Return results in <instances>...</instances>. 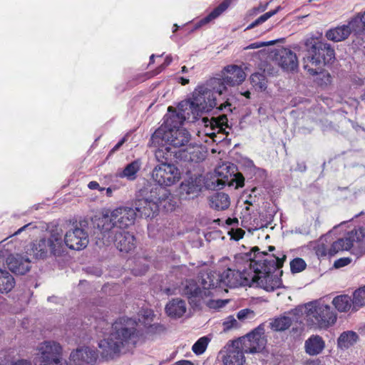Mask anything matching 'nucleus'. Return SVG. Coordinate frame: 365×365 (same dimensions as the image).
Segmentation results:
<instances>
[{
  "label": "nucleus",
  "mask_w": 365,
  "mask_h": 365,
  "mask_svg": "<svg viewBox=\"0 0 365 365\" xmlns=\"http://www.w3.org/2000/svg\"><path fill=\"white\" fill-rule=\"evenodd\" d=\"M34 365H68L65 357L63 346L55 340H44L34 348ZM10 365H33L26 359H19Z\"/></svg>",
  "instance_id": "obj_6"
},
{
  "label": "nucleus",
  "mask_w": 365,
  "mask_h": 365,
  "mask_svg": "<svg viewBox=\"0 0 365 365\" xmlns=\"http://www.w3.org/2000/svg\"><path fill=\"white\" fill-rule=\"evenodd\" d=\"M253 252L240 253L235 255L231 267H229L222 274H212L215 287L219 289L215 294L218 296L222 290L227 292L225 287H237L250 286L253 281L251 279L252 269Z\"/></svg>",
  "instance_id": "obj_3"
},
{
  "label": "nucleus",
  "mask_w": 365,
  "mask_h": 365,
  "mask_svg": "<svg viewBox=\"0 0 365 365\" xmlns=\"http://www.w3.org/2000/svg\"><path fill=\"white\" fill-rule=\"evenodd\" d=\"M178 28V25H177V24H175V25H174V30H173V32H175V31H177Z\"/></svg>",
  "instance_id": "obj_62"
},
{
  "label": "nucleus",
  "mask_w": 365,
  "mask_h": 365,
  "mask_svg": "<svg viewBox=\"0 0 365 365\" xmlns=\"http://www.w3.org/2000/svg\"><path fill=\"white\" fill-rule=\"evenodd\" d=\"M154 57H155V55H153V54L150 56V61H153Z\"/></svg>",
  "instance_id": "obj_63"
},
{
  "label": "nucleus",
  "mask_w": 365,
  "mask_h": 365,
  "mask_svg": "<svg viewBox=\"0 0 365 365\" xmlns=\"http://www.w3.org/2000/svg\"><path fill=\"white\" fill-rule=\"evenodd\" d=\"M267 4H266L264 6L263 5H260L257 8L255 9V11H256L257 12H262V11H265L267 9Z\"/></svg>",
  "instance_id": "obj_55"
},
{
  "label": "nucleus",
  "mask_w": 365,
  "mask_h": 365,
  "mask_svg": "<svg viewBox=\"0 0 365 365\" xmlns=\"http://www.w3.org/2000/svg\"><path fill=\"white\" fill-rule=\"evenodd\" d=\"M325 347V342L319 335H312L304 343L305 351L310 356L319 354Z\"/></svg>",
  "instance_id": "obj_27"
},
{
  "label": "nucleus",
  "mask_w": 365,
  "mask_h": 365,
  "mask_svg": "<svg viewBox=\"0 0 365 365\" xmlns=\"http://www.w3.org/2000/svg\"><path fill=\"white\" fill-rule=\"evenodd\" d=\"M213 274H206L202 277L200 286L194 280H187L183 285L182 293L186 295L191 304L197 305L202 299L209 296H215L219 291L215 287Z\"/></svg>",
  "instance_id": "obj_9"
},
{
  "label": "nucleus",
  "mask_w": 365,
  "mask_h": 365,
  "mask_svg": "<svg viewBox=\"0 0 365 365\" xmlns=\"http://www.w3.org/2000/svg\"><path fill=\"white\" fill-rule=\"evenodd\" d=\"M187 68H186V66H182V72L185 73V72H187Z\"/></svg>",
  "instance_id": "obj_61"
},
{
  "label": "nucleus",
  "mask_w": 365,
  "mask_h": 365,
  "mask_svg": "<svg viewBox=\"0 0 365 365\" xmlns=\"http://www.w3.org/2000/svg\"><path fill=\"white\" fill-rule=\"evenodd\" d=\"M210 205L211 207L217 210H226L230 205V197L224 192L215 193L210 197Z\"/></svg>",
  "instance_id": "obj_31"
},
{
  "label": "nucleus",
  "mask_w": 365,
  "mask_h": 365,
  "mask_svg": "<svg viewBox=\"0 0 365 365\" xmlns=\"http://www.w3.org/2000/svg\"><path fill=\"white\" fill-rule=\"evenodd\" d=\"M244 185V178H242L241 179L238 180L237 181V186L242 187Z\"/></svg>",
  "instance_id": "obj_58"
},
{
  "label": "nucleus",
  "mask_w": 365,
  "mask_h": 365,
  "mask_svg": "<svg viewBox=\"0 0 365 365\" xmlns=\"http://www.w3.org/2000/svg\"><path fill=\"white\" fill-rule=\"evenodd\" d=\"M351 25L355 28V32L359 33L365 30V11L359 13L351 19Z\"/></svg>",
  "instance_id": "obj_39"
},
{
  "label": "nucleus",
  "mask_w": 365,
  "mask_h": 365,
  "mask_svg": "<svg viewBox=\"0 0 365 365\" xmlns=\"http://www.w3.org/2000/svg\"><path fill=\"white\" fill-rule=\"evenodd\" d=\"M172 57L170 56H168L165 59L164 63L161 66L163 68L166 67L172 62Z\"/></svg>",
  "instance_id": "obj_54"
},
{
  "label": "nucleus",
  "mask_w": 365,
  "mask_h": 365,
  "mask_svg": "<svg viewBox=\"0 0 365 365\" xmlns=\"http://www.w3.org/2000/svg\"><path fill=\"white\" fill-rule=\"evenodd\" d=\"M245 350L240 340L229 341L220 351L224 365H242L245 361Z\"/></svg>",
  "instance_id": "obj_16"
},
{
  "label": "nucleus",
  "mask_w": 365,
  "mask_h": 365,
  "mask_svg": "<svg viewBox=\"0 0 365 365\" xmlns=\"http://www.w3.org/2000/svg\"><path fill=\"white\" fill-rule=\"evenodd\" d=\"M281 10V7L278 6L276 9L269 11L263 15L260 16L258 19H257L255 21H253L252 24H250L247 28L246 30L252 29L254 27L263 24L267 20H268L269 18L275 15L279 11Z\"/></svg>",
  "instance_id": "obj_41"
},
{
  "label": "nucleus",
  "mask_w": 365,
  "mask_h": 365,
  "mask_svg": "<svg viewBox=\"0 0 365 365\" xmlns=\"http://www.w3.org/2000/svg\"><path fill=\"white\" fill-rule=\"evenodd\" d=\"M180 82L182 85L185 86L189 83V80L182 77L180 78Z\"/></svg>",
  "instance_id": "obj_57"
},
{
  "label": "nucleus",
  "mask_w": 365,
  "mask_h": 365,
  "mask_svg": "<svg viewBox=\"0 0 365 365\" xmlns=\"http://www.w3.org/2000/svg\"><path fill=\"white\" fill-rule=\"evenodd\" d=\"M135 217V210L129 207H119L103 215L98 222L103 244L108 245L113 241L112 235L117 233L118 229L133 225Z\"/></svg>",
  "instance_id": "obj_5"
},
{
  "label": "nucleus",
  "mask_w": 365,
  "mask_h": 365,
  "mask_svg": "<svg viewBox=\"0 0 365 365\" xmlns=\"http://www.w3.org/2000/svg\"><path fill=\"white\" fill-rule=\"evenodd\" d=\"M154 317V312L151 309H143L139 313L138 321L144 327H147L148 324L153 322Z\"/></svg>",
  "instance_id": "obj_42"
},
{
  "label": "nucleus",
  "mask_w": 365,
  "mask_h": 365,
  "mask_svg": "<svg viewBox=\"0 0 365 365\" xmlns=\"http://www.w3.org/2000/svg\"><path fill=\"white\" fill-rule=\"evenodd\" d=\"M351 31L355 32V28L351 25V20L348 24L337 26L336 28L329 29L326 33L327 39L339 42L345 40L350 35Z\"/></svg>",
  "instance_id": "obj_25"
},
{
  "label": "nucleus",
  "mask_w": 365,
  "mask_h": 365,
  "mask_svg": "<svg viewBox=\"0 0 365 365\" xmlns=\"http://www.w3.org/2000/svg\"><path fill=\"white\" fill-rule=\"evenodd\" d=\"M292 319L289 317L281 316L274 319L271 322V327L277 331H282L287 329L292 324Z\"/></svg>",
  "instance_id": "obj_37"
},
{
  "label": "nucleus",
  "mask_w": 365,
  "mask_h": 365,
  "mask_svg": "<svg viewBox=\"0 0 365 365\" xmlns=\"http://www.w3.org/2000/svg\"><path fill=\"white\" fill-rule=\"evenodd\" d=\"M15 285L14 277L8 271L0 269V294L9 293Z\"/></svg>",
  "instance_id": "obj_30"
},
{
  "label": "nucleus",
  "mask_w": 365,
  "mask_h": 365,
  "mask_svg": "<svg viewBox=\"0 0 365 365\" xmlns=\"http://www.w3.org/2000/svg\"><path fill=\"white\" fill-rule=\"evenodd\" d=\"M145 328V332L148 335L153 336L156 334H160L164 331V327L163 325L158 323H150L148 324L147 327H144Z\"/></svg>",
  "instance_id": "obj_46"
},
{
  "label": "nucleus",
  "mask_w": 365,
  "mask_h": 365,
  "mask_svg": "<svg viewBox=\"0 0 365 365\" xmlns=\"http://www.w3.org/2000/svg\"><path fill=\"white\" fill-rule=\"evenodd\" d=\"M225 92V87L220 80L210 78L205 83L197 86L192 96L179 103L183 110L187 109L195 120L203 112H207L217 106V97Z\"/></svg>",
  "instance_id": "obj_4"
},
{
  "label": "nucleus",
  "mask_w": 365,
  "mask_h": 365,
  "mask_svg": "<svg viewBox=\"0 0 365 365\" xmlns=\"http://www.w3.org/2000/svg\"><path fill=\"white\" fill-rule=\"evenodd\" d=\"M168 113L165 115L164 123L160 126L165 127V129L167 130L169 129L181 128L180 125L186 120L193 121L190 111L187 109H185V110L180 109L179 105L178 106V110L170 106L168 108Z\"/></svg>",
  "instance_id": "obj_19"
},
{
  "label": "nucleus",
  "mask_w": 365,
  "mask_h": 365,
  "mask_svg": "<svg viewBox=\"0 0 365 365\" xmlns=\"http://www.w3.org/2000/svg\"><path fill=\"white\" fill-rule=\"evenodd\" d=\"M230 6V0H225L222 2L217 7L211 11L207 16L202 19L196 25V28L205 25L221 15Z\"/></svg>",
  "instance_id": "obj_33"
},
{
  "label": "nucleus",
  "mask_w": 365,
  "mask_h": 365,
  "mask_svg": "<svg viewBox=\"0 0 365 365\" xmlns=\"http://www.w3.org/2000/svg\"><path fill=\"white\" fill-rule=\"evenodd\" d=\"M352 304L356 309L365 305V286L354 292Z\"/></svg>",
  "instance_id": "obj_38"
},
{
  "label": "nucleus",
  "mask_w": 365,
  "mask_h": 365,
  "mask_svg": "<svg viewBox=\"0 0 365 365\" xmlns=\"http://www.w3.org/2000/svg\"><path fill=\"white\" fill-rule=\"evenodd\" d=\"M63 245L61 242V233L53 232L49 237L41 238L31 245L26 254L36 259H43L47 257L48 252L56 256L62 255Z\"/></svg>",
  "instance_id": "obj_11"
},
{
  "label": "nucleus",
  "mask_w": 365,
  "mask_h": 365,
  "mask_svg": "<svg viewBox=\"0 0 365 365\" xmlns=\"http://www.w3.org/2000/svg\"><path fill=\"white\" fill-rule=\"evenodd\" d=\"M254 317V312L250 309H244L237 312V317L239 320H245Z\"/></svg>",
  "instance_id": "obj_47"
},
{
  "label": "nucleus",
  "mask_w": 365,
  "mask_h": 365,
  "mask_svg": "<svg viewBox=\"0 0 365 365\" xmlns=\"http://www.w3.org/2000/svg\"><path fill=\"white\" fill-rule=\"evenodd\" d=\"M276 61L284 71H294L298 68L297 55L289 48H282L276 53Z\"/></svg>",
  "instance_id": "obj_21"
},
{
  "label": "nucleus",
  "mask_w": 365,
  "mask_h": 365,
  "mask_svg": "<svg viewBox=\"0 0 365 365\" xmlns=\"http://www.w3.org/2000/svg\"><path fill=\"white\" fill-rule=\"evenodd\" d=\"M308 321L319 328H327L336 321V314L323 300H317L306 304Z\"/></svg>",
  "instance_id": "obj_10"
},
{
  "label": "nucleus",
  "mask_w": 365,
  "mask_h": 365,
  "mask_svg": "<svg viewBox=\"0 0 365 365\" xmlns=\"http://www.w3.org/2000/svg\"><path fill=\"white\" fill-rule=\"evenodd\" d=\"M237 340L242 341L245 352L250 354L260 352L264 349L267 344L264 329L261 326H259L252 332Z\"/></svg>",
  "instance_id": "obj_17"
},
{
  "label": "nucleus",
  "mask_w": 365,
  "mask_h": 365,
  "mask_svg": "<svg viewBox=\"0 0 365 365\" xmlns=\"http://www.w3.org/2000/svg\"><path fill=\"white\" fill-rule=\"evenodd\" d=\"M253 259L251 279H253L250 287H260L267 292H273L282 287L281 279L274 275L272 272L282 267L286 255L280 254L259 252V248H252Z\"/></svg>",
  "instance_id": "obj_2"
},
{
  "label": "nucleus",
  "mask_w": 365,
  "mask_h": 365,
  "mask_svg": "<svg viewBox=\"0 0 365 365\" xmlns=\"http://www.w3.org/2000/svg\"><path fill=\"white\" fill-rule=\"evenodd\" d=\"M151 177L153 181L162 187H170L181 179V172L173 163H161L153 168Z\"/></svg>",
  "instance_id": "obj_12"
},
{
  "label": "nucleus",
  "mask_w": 365,
  "mask_h": 365,
  "mask_svg": "<svg viewBox=\"0 0 365 365\" xmlns=\"http://www.w3.org/2000/svg\"><path fill=\"white\" fill-rule=\"evenodd\" d=\"M332 231L321 237L317 245L316 253L319 257L334 256L339 252L349 250L351 248L352 243L347 237L340 238L331 243Z\"/></svg>",
  "instance_id": "obj_13"
},
{
  "label": "nucleus",
  "mask_w": 365,
  "mask_h": 365,
  "mask_svg": "<svg viewBox=\"0 0 365 365\" xmlns=\"http://www.w3.org/2000/svg\"><path fill=\"white\" fill-rule=\"evenodd\" d=\"M212 79L220 80L227 90L226 85L235 86L241 84L246 78V73L243 69L237 65H229L224 68L222 78H212Z\"/></svg>",
  "instance_id": "obj_20"
},
{
  "label": "nucleus",
  "mask_w": 365,
  "mask_h": 365,
  "mask_svg": "<svg viewBox=\"0 0 365 365\" xmlns=\"http://www.w3.org/2000/svg\"><path fill=\"white\" fill-rule=\"evenodd\" d=\"M135 319L123 316L112 324L109 333L98 343L101 356L113 359L133 350L140 339Z\"/></svg>",
  "instance_id": "obj_1"
},
{
  "label": "nucleus",
  "mask_w": 365,
  "mask_h": 365,
  "mask_svg": "<svg viewBox=\"0 0 365 365\" xmlns=\"http://www.w3.org/2000/svg\"><path fill=\"white\" fill-rule=\"evenodd\" d=\"M227 121V118L225 115H222L217 118H212L210 120L204 118L203 122L205 123V126L207 128H210V129L213 131H207L206 134L214 137L216 135V131L217 133H223L227 135L228 132L226 131V128H228Z\"/></svg>",
  "instance_id": "obj_24"
},
{
  "label": "nucleus",
  "mask_w": 365,
  "mask_h": 365,
  "mask_svg": "<svg viewBox=\"0 0 365 365\" xmlns=\"http://www.w3.org/2000/svg\"><path fill=\"white\" fill-rule=\"evenodd\" d=\"M31 227V224H27V225L21 227V228H19L16 232H15L14 233V235H17L20 234L21 232H22L23 231L30 229Z\"/></svg>",
  "instance_id": "obj_51"
},
{
  "label": "nucleus",
  "mask_w": 365,
  "mask_h": 365,
  "mask_svg": "<svg viewBox=\"0 0 365 365\" xmlns=\"http://www.w3.org/2000/svg\"><path fill=\"white\" fill-rule=\"evenodd\" d=\"M106 192H107V193H108V195H110V194H111V192H112V190H111V189H110V187H108V188L106 189Z\"/></svg>",
  "instance_id": "obj_59"
},
{
  "label": "nucleus",
  "mask_w": 365,
  "mask_h": 365,
  "mask_svg": "<svg viewBox=\"0 0 365 365\" xmlns=\"http://www.w3.org/2000/svg\"><path fill=\"white\" fill-rule=\"evenodd\" d=\"M190 135L185 128L169 129L165 127L158 128L151 137V143L156 148L155 152L158 160L167 158L165 155L171 148H183L187 145Z\"/></svg>",
  "instance_id": "obj_7"
},
{
  "label": "nucleus",
  "mask_w": 365,
  "mask_h": 365,
  "mask_svg": "<svg viewBox=\"0 0 365 365\" xmlns=\"http://www.w3.org/2000/svg\"><path fill=\"white\" fill-rule=\"evenodd\" d=\"M351 262V259L349 257L340 258L334 262V266L336 268H341L348 265Z\"/></svg>",
  "instance_id": "obj_48"
},
{
  "label": "nucleus",
  "mask_w": 365,
  "mask_h": 365,
  "mask_svg": "<svg viewBox=\"0 0 365 365\" xmlns=\"http://www.w3.org/2000/svg\"><path fill=\"white\" fill-rule=\"evenodd\" d=\"M222 326L224 331H227L232 329L238 328L240 324L233 316H229L224 319Z\"/></svg>",
  "instance_id": "obj_45"
},
{
  "label": "nucleus",
  "mask_w": 365,
  "mask_h": 365,
  "mask_svg": "<svg viewBox=\"0 0 365 365\" xmlns=\"http://www.w3.org/2000/svg\"><path fill=\"white\" fill-rule=\"evenodd\" d=\"M88 187L91 190H99L101 191L104 190V188H101L99 184L96 181H91L88 183Z\"/></svg>",
  "instance_id": "obj_50"
},
{
  "label": "nucleus",
  "mask_w": 365,
  "mask_h": 365,
  "mask_svg": "<svg viewBox=\"0 0 365 365\" xmlns=\"http://www.w3.org/2000/svg\"><path fill=\"white\" fill-rule=\"evenodd\" d=\"M274 250H275V247H273V246H269V252H272V251H274Z\"/></svg>",
  "instance_id": "obj_60"
},
{
  "label": "nucleus",
  "mask_w": 365,
  "mask_h": 365,
  "mask_svg": "<svg viewBox=\"0 0 365 365\" xmlns=\"http://www.w3.org/2000/svg\"><path fill=\"white\" fill-rule=\"evenodd\" d=\"M250 81L255 91L264 92L267 90L268 81L263 73H252L250 77Z\"/></svg>",
  "instance_id": "obj_34"
},
{
  "label": "nucleus",
  "mask_w": 365,
  "mask_h": 365,
  "mask_svg": "<svg viewBox=\"0 0 365 365\" xmlns=\"http://www.w3.org/2000/svg\"><path fill=\"white\" fill-rule=\"evenodd\" d=\"M274 41L269 42H255L247 46L245 49H255L262 46H269L274 44Z\"/></svg>",
  "instance_id": "obj_49"
},
{
  "label": "nucleus",
  "mask_w": 365,
  "mask_h": 365,
  "mask_svg": "<svg viewBox=\"0 0 365 365\" xmlns=\"http://www.w3.org/2000/svg\"><path fill=\"white\" fill-rule=\"evenodd\" d=\"M319 69L317 73L314 75H317V82L321 86H327L330 85L331 83V76L330 73L327 71H322Z\"/></svg>",
  "instance_id": "obj_43"
},
{
  "label": "nucleus",
  "mask_w": 365,
  "mask_h": 365,
  "mask_svg": "<svg viewBox=\"0 0 365 365\" xmlns=\"http://www.w3.org/2000/svg\"><path fill=\"white\" fill-rule=\"evenodd\" d=\"M332 303L335 308L341 312H347L351 307V299L347 295H340L334 297Z\"/></svg>",
  "instance_id": "obj_36"
},
{
  "label": "nucleus",
  "mask_w": 365,
  "mask_h": 365,
  "mask_svg": "<svg viewBox=\"0 0 365 365\" xmlns=\"http://www.w3.org/2000/svg\"><path fill=\"white\" fill-rule=\"evenodd\" d=\"M227 223L230 225L231 224V220L230 219H227Z\"/></svg>",
  "instance_id": "obj_64"
},
{
  "label": "nucleus",
  "mask_w": 365,
  "mask_h": 365,
  "mask_svg": "<svg viewBox=\"0 0 365 365\" xmlns=\"http://www.w3.org/2000/svg\"><path fill=\"white\" fill-rule=\"evenodd\" d=\"M241 95L245 96V98L250 99L251 98V93L249 91H246L244 92H240Z\"/></svg>",
  "instance_id": "obj_56"
},
{
  "label": "nucleus",
  "mask_w": 365,
  "mask_h": 365,
  "mask_svg": "<svg viewBox=\"0 0 365 365\" xmlns=\"http://www.w3.org/2000/svg\"><path fill=\"white\" fill-rule=\"evenodd\" d=\"M175 365H193V364L187 360H182L177 361Z\"/></svg>",
  "instance_id": "obj_52"
},
{
  "label": "nucleus",
  "mask_w": 365,
  "mask_h": 365,
  "mask_svg": "<svg viewBox=\"0 0 365 365\" xmlns=\"http://www.w3.org/2000/svg\"><path fill=\"white\" fill-rule=\"evenodd\" d=\"M159 197H155L154 198H143L138 199L135 202V212H139L142 216L145 217H153L159 210V203L165 200L166 198L170 195L168 190L158 188Z\"/></svg>",
  "instance_id": "obj_14"
},
{
  "label": "nucleus",
  "mask_w": 365,
  "mask_h": 365,
  "mask_svg": "<svg viewBox=\"0 0 365 365\" xmlns=\"http://www.w3.org/2000/svg\"><path fill=\"white\" fill-rule=\"evenodd\" d=\"M98 359V351L92 347L83 346L73 350L69 356L73 365H94Z\"/></svg>",
  "instance_id": "obj_18"
},
{
  "label": "nucleus",
  "mask_w": 365,
  "mask_h": 365,
  "mask_svg": "<svg viewBox=\"0 0 365 365\" xmlns=\"http://www.w3.org/2000/svg\"><path fill=\"white\" fill-rule=\"evenodd\" d=\"M210 341V339L207 336H202L200 338L193 344L192 348V351L197 355L203 354L205 351Z\"/></svg>",
  "instance_id": "obj_40"
},
{
  "label": "nucleus",
  "mask_w": 365,
  "mask_h": 365,
  "mask_svg": "<svg viewBox=\"0 0 365 365\" xmlns=\"http://www.w3.org/2000/svg\"><path fill=\"white\" fill-rule=\"evenodd\" d=\"M125 138H123L121 140H120L113 148V151H115L125 143Z\"/></svg>",
  "instance_id": "obj_53"
},
{
  "label": "nucleus",
  "mask_w": 365,
  "mask_h": 365,
  "mask_svg": "<svg viewBox=\"0 0 365 365\" xmlns=\"http://www.w3.org/2000/svg\"><path fill=\"white\" fill-rule=\"evenodd\" d=\"M88 232L81 227H76L66 232L64 239L61 234V242L63 245L62 254L66 252V247L71 250H81L88 245Z\"/></svg>",
  "instance_id": "obj_15"
},
{
  "label": "nucleus",
  "mask_w": 365,
  "mask_h": 365,
  "mask_svg": "<svg viewBox=\"0 0 365 365\" xmlns=\"http://www.w3.org/2000/svg\"><path fill=\"white\" fill-rule=\"evenodd\" d=\"M202 184L203 180L200 175L192 176L180 184V190L188 195H197L201 191Z\"/></svg>",
  "instance_id": "obj_26"
},
{
  "label": "nucleus",
  "mask_w": 365,
  "mask_h": 365,
  "mask_svg": "<svg viewBox=\"0 0 365 365\" xmlns=\"http://www.w3.org/2000/svg\"><path fill=\"white\" fill-rule=\"evenodd\" d=\"M359 340V335L354 331L342 332L337 339V346L341 350L353 346Z\"/></svg>",
  "instance_id": "obj_29"
},
{
  "label": "nucleus",
  "mask_w": 365,
  "mask_h": 365,
  "mask_svg": "<svg viewBox=\"0 0 365 365\" xmlns=\"http://www.w3.org/2000/svg\"><path fill=\"white\" fill-rule=\"evenodd\" d=\"M290 268L293 273L300 272L306 268V263L302 258H295L290 262Z\"/></svg>",
  "instance_id": "obj_44"
},
{
  "label": "nucleus",
  "mask_w": 365,
  "mask_h": 365,
  "mask_svg": "<svg viewBox=\"0 0 365 365\" xmlns=\"http://www.w3.org/2000/svg\"><path fill=\"white\" fill-rule=\"evenodd\" d=\"M141 168V161L135 160L128 164L125 168L118 173L120 178H126L128 180H134Z\"/></svg>",
  "instance_id": "obj_32"
},
{
  "label": "nucleus",
  "mask_w": 365,
  "mask_h": 365,
  "mask_svg": "<svg viewBox=\"0 0 365 365\" xmlns=\"http://www.w3.org/2000/svg\"><path fill=\"white\" fill-rule=\"evenodd\" d=\"M307 55L304 58V68L310 75L314 76L327 63L335 57L334 50L327 43L317 41L314 38L306 40Z\"/></svg>",
  "instance_id": "obj_8"
},
{
  "label": "nucleus",
  "mask_w": 365,
  "mask_h": 365,
  "mask_svg": "<svg viewBox=\"0 0 365 365\" xmlns=\"http://www.w3.org/2000/svg\"><path fill=\"white\" fill-rule=\"evenodd\" d=\"M365 232L363 229H358L351 231L348 234L347 239L352 243L351 247L361 249L364 243Z\"/></svg>",
  "instance_id": "obj_35"
},
{
  "label": "nucleus",
  "mask_w": 365,
  "mask_h": 365,
  "mask_svg": "<svg viewBox=\"0 0 365 365\" xmlns=\"http://www.w3.org/2000/svg\"><path fill=\"white\" fill-rule=\"evenodd\" d=\"M113 241L116 248L122 252H128L133 250L135 247V237L128 232H119L117 230V233L112 235Z\"/></svg>",
  "instance_id": "obj_22"
},
{
  "label": "nucleus",
  "mask_w": 365,
  "mask_h": 365,
  "mask_svg": "<svg viewBox=\"0 0 365 365\" xmlns=\"http://www.w3.org/2000/svg\"><path fill=\"white\" fill-rule=\"evenodd\" d=\"M6 264L14 273L24 274L30 269V260L19 254H11L6 259Z\"/></svg>",
  "instance_id": "obj_23"
},
{
  "label": "nucleus",
  "mask_w": 365,
  "mask_h": 365,
  "mask_svg": "<svg viewBox=\"0 0 365 365\" xmlns=\"http://www.w3.org/2000/svg\"><path fill=\"white\" fill-rule=\"evenodd\" d=\"M187 310L185 301L180 299H174L170 301L165 307L166 314L172 318H180Z\"/></svg>",
  "instance_id": "obj_28"
}]
</instances>
